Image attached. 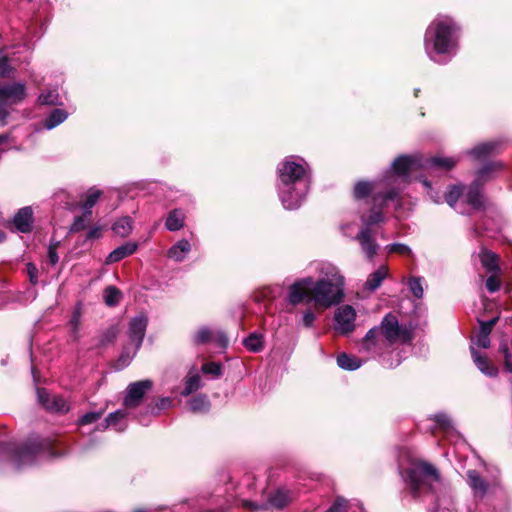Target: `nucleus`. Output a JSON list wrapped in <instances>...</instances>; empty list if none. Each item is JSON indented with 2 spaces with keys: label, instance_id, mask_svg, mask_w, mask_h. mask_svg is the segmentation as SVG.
<instances>
[{
  "label": "nucleus",
  "instance_id": "8",
  "mask_svg": "<svg viewBox=\"0 0 512 512\" xmlns=\"http://www.w3.org/2000/svg\"><path fill=\"white\" fill-rule=\"evenodd\" d=\"M407 483L414 497L425 492L436 493L443 486L439 471L428 462H416L406 472Z\"/></svg>",
  "mask_w": 512,
  "mask_h": 512
},
{
  "label": "nucleus",
  "instance_id": "1",
  "mask_svg": "<svg viewBox=\"0 0 512 512\" xmlns=\"http://www.w3.org/2000/svg\"><path fill=\"white\" fill-rule=\"evenodd\" d=\"M318 279L305 277L289 288L288 301L298 305L304 301L317 309H327L339 304L344 298L345 278L338 267L329 262L317 266Z\"/></svg>",
  "mask_w": 512,
  "mask_h": 512
},
{
  "label": "nucleus",
  "instance_id": "38",
  "mask_svg": "<svg viewBox=\"0 0 512 512\" xmlns=\"http://www.w3.org/2000/svg\"><path fill=\"white\" fill-rule=\"evenodd\" d=\"M59 95L56 90H49L39 96V102L44 105H56L59 103Z\"/></svg>",
  "mask_w": 512,
  "mask_h": 512
},
{
  "label": "nucleus",
  "instance_id": "37",
  "mask_svg": "<svg viewBox=\"0 0 512 512\" xmlns=\"http://www.w3.org/2000/svg\"><path fill=\"white\" fill-rule=\"evenodd\" d=\"M118 334V330L116 327H110L107 330H105L98 338V344L99 347H105L108 344L112 343Z\"/></svg>",
  "mask_w": 512,
  "mask_h": 512
},
{
  "label": "nucleus",
  "instance_id": "11",
  "mask_svg": "<svg viewBox=\"0 0 512 512\" xmlns=\"http://www.w3.org/2000/svg\"><path fill=\"white\" fill-rule=\"evenodd\" d=\"M26 97V88L22 83H0V125H4L9 110L13 105L19 104Z\"/></svg>",
  "mask_w": 512,
  "mask_h": 512
},
{
  "label": "nucleus",
  "instance_id": "21",
  "mask_svg": "<svg viewBox=\"0 0 512 512\" xmlns=\"http://www.w3.org/2000/svg\"><path fill=\"white\" fill-rule=\"evenodd\" d=\"M500 144L501 143L499 141L484 142L475 146L468 152V154L471 155L476 160H482L485 159L487 156L497 152Z\"/></svg>",
  "mask_w": 512,
  "mask_h": 512
},
{
  "label": "nucleus",
  "instance_id": "60",
  "mask_svg": "<svg viewBox=\"0 0 512 512\" xmlns=\"http://www.w3.org/2000/svg\"><path fill=\"white\" fill-rule=\"evenodd\" d=\"M6 238V234L3 231H0V242L4 241Z\"/></svg>",
  "mask_w": 512,
  "mask_h": 512
},
{
  "label": "nucleus",
  "instance_id": "14",
  "mask_svg": "<svg viewBox=\"0 0 512 512\" xmlns=\"http://www.w3.org/2000/svg\"><path fill=\"white\" fill-rule=\"evenodd\" d=\"M38 401L47 409L55 412H67L66 401L57 395H50L45 389H37Z\"/></svg>",
  "mask_w": 512,
  "mask_h": 512
},
{
  "label": "nucleus",
  "instance_id": "44",
  "mask_svg": "<svg viewBox=\"0 0 512 512\" xmlns=\"http://www.w3.org/2000/svg\"><path fill=\"white\" fill-rule=\"evenodd\" d=\"M501 281L498 277V273H492L486 280V288L489 292L493 293L500 289Z\"/></svg>",
  "mask_w": 512,
  "mask_h": 512
},
{
  "label": "nucleus",
  "instance_id": "12",
  "mask_svg": "<svg viewBox=\"0 0 512 512\" xmlns=\"http://www.w3.org/2000/svg\"><path fill=\"white\" fill-rule=\"evenodd\" d=\"M355 320L356 311L352 306H340L334 314V328L340 334H349L355 329Z\"/></svg>",
  "mask_w": 512,
  "mask_h": 512
},
{
  "label": "nucleus",
  "instance_id": "28",
  "mask_svg": "<svg viewBox=\"0 0 512 512\" xmlns=\"http://www.w3.org/2000/svg\"><path fill=\"white\" fill-rule=\"evenodd\" d=\"M67 117L68 114L65 110L54 109L46 118L44 126L47 129H53L57 125L63 123L67 119Z\"/></svg>",
  "mask_w": 512,
  "mask_h": 512
},
{
  "label": "nucleus",
  "instance_id": "30",
  "mask_svg": "<svg viewBox=\"0 0 512 512\" xmlns=\"http://www.w3.org/2000/svg\"><path fill=\"white\" fill-rule=\"evenodd\" d=\"M189 410L193 413H204L210 408V402L205 395H198L192 398L189 403Z\"/></svg>",
  "mask_w": 512,
  "mask_h": 512
},
{
  "label": "nucleus",
  "instance_id": "56",
  "mask_svg": "<svg viewBox=\"0 0 512 512\" xmlns=\"http://www.w3.org/2000/svg\"><path fill=\"white\" fill-rule=\"evenodd\" d=\"M99 236H100L99 228H97V227L90 229L88 234H87V238L88 239L98 238Z\"/></svg>",
  "mask_w": 512,
  "mask_h": 512
},
{
  "label": "nucleus",
  "instance_id": "2",
  "mask_svg": "<svg viewBox=\"0 0 512 512\" xmlns=\"http://www.w3.org/2000/svg\"><path fill=\"white\" fill-rule=\"evenodd\" d=\"M279 198L285 209H297L303 203L309 189V177L305 162L290 156L278 165Z\"/></svg>",
  "mask_w": 512,
  "mask_h": 512
},
{
  "label": "nucleus",
  "instance_id": "58",
  "mask_svg": "<svg viewBox=\"0 0 512 512\" xmlns=\"http://www.w3.org/2000/svg\"><path fill=\"white\" fill-rule=\"evenodd\" d=\"M9 138V135L8 134H1L0 135V144L6 142Z\"/></svg>",
  "mask_w": 512,
  "mask_h": 512
},
{
  "label": "nucleus",
  "instance_id": "51",
  "mask_svg": "<svg viewBox=\"0 0 512 512\" xmlns=\"http://www.w3.org/2000/svg\"><path fill=\"white\" fill-rule=\"evenodd\" d=\"M476 345L481 348H488L490 346L489 335H485V333H479L476 339Z\"/></svg>",
  "mask_w": 512,
  "mask_h": 512
},
{
  "label": "nucleus",
  "instance_id": "4",
  "mask_svg": "<svg viewBox=\"0 0 512 512\" xmlns=\"http://www.w3.org/2000/svg\"><path fill=\"white\" fill-rule=\"evenodd\" d=\"M457 26L453 19L439 15L428 26L424 46L427 56L434 62L440 63L442 55L452 56L457 47Z\"/></svg>",
  "mask_w": 512,
  "mask_h": 512
},
{
  "label": "nucleus",
  "instance_id": "59",
  "mask_svg": "<svg viewBox=\"0 0 512 512\" xmlns=\"http://www.w3.org/2000/svg\"><path fill=\"white\" fill-rule=\"evenodd\" d=\"M219 338H220V341H221L222 345L225 346L226 343H227L226 337L223 334H220Z\"/></svg>",
  "mask_w": 512,
  "mask_h": 512
},
{
  "label": "nucleus",
  "instance_id": "5",
  "mask_svg": "<svg viewBox=\"0 0 512 512\" xmlns=\"http://www.w3.org/2000/svg\"><path fill=\"white\" fill-rule=\"evenodd\" d=\"M501 162H492L483 166L476 175L475 180L469 186L452 185L445 194V200L451 207H455L457 201L462 198L471 208L479 210L484 207V198L480 188L484 183L492 179L495 173L501 171Z\"/></svg>",
  "mask_w": 512,
  "mask_h": 512
},
{
  "label": "nucleus",
  "instance_id": "7",
  "mask_svg": "<svg viewBox=\"0 0 512 512\" xmlns=\"http://www.w3.org/2000/svg\"><path fill=\"white\" fill-rule=\"evenodd\" d=\"M378 185L385 186L383 182H368V181H359L354 186V198L363 199L366 198L370 193L373 192V206L369 212V214H363L361 216V221L364 225L370 226L375 225L384 220V216L382 213V209L388 205L390 201H395L399 198V190L395 188H390L386 192H380L376 190Z\"/></svg>",
  "mask_w": 512,
  "mask_h": 512
},
{
  "label": "nucleus",
  "instance_id": "34",
  "mask_svg": "<svg viewBox=\"0 0 512 512\" xmlns=\"http://www.w3.org/2000/svg\"><path fill=\"white\" fill-rule=\"evenodd\" d=\"M243 344L248 350L258 352L263 347V339L261 335L252 333L243 341Z\"/></svg>",
  "mask_w": 512,
  "mask_h": 512
},
{
  "label": "nucleus",
  "instance_id": "22",
  "mask_svg": "<svg viewBox=\"0 0 512 512\" xmlns=\"http://www.w3.org/2000/svg\"><path fill=\"white\" fill-rule=\"evenodd\" d=\"M388 276L387 266H380L376 271L371 273L367 278L364 287L367 291L373 292L378 289L383 280Z\"/></svg>",
  "mask_w": 512,
  "mask_h": 512
},
{
  "label": "nucleus",
  "instance_id": "15",
  "mask_svg": "<svg viewBox=\"0 0 512 512\" xmlns=\"http://www.w3.org/2000/svg\"><path fill=\"white\" fill-rule=\"evenodd\" d=\"M458 161L459 158L455 157L435 156L427 159H422V169L428 172L432 170L449 171L456 166Z\"/></svg>",
  "mask_w": 512,
  "mask_h": 512
},
{
  "label": "nucleus",
  "instance_id": "55",
  "mask_svg": "<svg viewBox=\"0 0 512 512\" xmlns=\"http://www.w3.org/2000/svg\"><path fill=\"white\" fill-rule=\"evenodd\" d=\"M172 405V400L170 398H162L157 404L158 409H167Z\"/></svg>",
  "mask_w": 512,
  "mask_h": 512
},
{
  "label": "nucleus",
  "instance_id": "16",
  "mask_svg": "<svg viewBox=\"0 0 512 512\" xmlns=\"http://www.w3.org/2000/svg\"><path fill=\"white\" fill-rule=\"evenodd\" d=\"M33 210L30 206L18 210L13 218V225L18 232L30 233L33 229Z\"/></svg>",
  "mask_w": 512,
  "mask_h": 512
},
{
  "label": "nucleus",
  "instance_id": "57",
  "mask_svg": "<svg viewBox=\"0 0 512 512\" xmlns=\"http://www.w3.org/2000/svg\"><path fill=\"white\" fill-rule=\"evenodd\" d=\"M243 505H244L245 507H249V508H251L252 510H258V509L260 508V506H258V505H257V504H255V503H252V502H250V501H244V502H243Z\"/></svg>",
  "mask_w": 512,
  "mask_h": 512
},
{
  "label": "nucleus",
  "instance_id": "33",
  "mask_svg": "<svg viewBox=\"0 0 512 512\" xmlns=\"http://www.w3.org/2000/svg\"><path fill=\"white\" fill-rule=\"evenodd\" d=\"M81 324V310L77 308L69 321L70 334L74 341H77L80 337L79 329Z\"/></svg>",
  "mask_w": 512,
  "mask_h": 512
},
{
  "label": "nucleus",
  "instance_id": "40",
  "mask_svg": "<svg viewBox=\"0 0 512 512\" xmlns=\"http://www.w3.org/2000/svg\"><path fill=\"white\" fill-rule=\"evenodd\" d=\"M212 338V332L207 327L200 328L195 336H194V342L197 344H204L211 340Z\"/></svg>",
  "mask_w": 512,
  "mask_h": 512
},
{
  "label": "nucleus",
  "instance_id": "9",
  "mask_svg": "<svg viewBox=\"0 0 512 512\" xmlns=\"http://www.w3.org/2000/svg\"><path fill=\"white\" fill-rule=\"evenodd\" d=\"M419 169H422V158L406 155L397 157L384 179L385 187L398 189L400 194L402 186L411 182Z\"/></svg>",
  "mask_w": 512,
  "mask_h": 512
},
{
  "label": "nucleus",
  "instance_id": "20",
  "mask_svg": "<svg viewBox=\"0 0 512 512\" xmlns=\"http://www.w3.org/2000/svg\"><path fill=\"white\" fill-rule=\"evenodd\" d=\"M137 247L138 245L134 242H127L117 247L106 257L105 264L110 265L121 261L122 259L135 253Z\"/></svg>",
  "mask_w": 512,
  "mask_h": 512
},
{
  "label": "nucleus",
  "instance_id": "13",
  "mask_svg": "<svg viewBox=\"0 0 512 512\" xmlns=\"http://www.w3.org/2000/svg\"><path fill=\"white\" fill-rule=\"evenodd\" d=\"M151 380H141L128 385L124 398V406L135 408L140 405L144 395L152 388Z\"/></svg>",
  "mask_w": 512,
  "mask_h": 512
},
{
  "label": "nucleus",
  "instance_id": "3",
  "mask_svg": "<svg viewBox=\"0 0 512 512\" xmlns=\"http://www.w3.org/2000/svg\"><path fill=\"white\" fill-rule=\"evenodd\" d=\"M414 339L411 325L400 324L396 315L388 313L378 326L371 328L362 340L361 349L383 355L395 344H410Z\"/></svg>",
  "mask_w": 512,
  "mask_h": 512
},
{
  "label": "nucleus",
  "instance_id": "17",
  "mask_svg": "<svg viewBox=\"0 0 512 512\" xmlns=\"http://www.w3.org/2000/svg\"><path fill=\"white\" fill-rule=\"evenodd\" d=\"M356 239L366 257L372 260L378 252V245L372 237L371 230L368 227L362 228L356 236Z\"/></svg>",
  "mask_w": 512,
  "mask_h": 512
},
{
  "label": "nucleus",
  "instance_id": "6",
  "mask_svg": "<svg viewBox=\"0 0 512 512\" xmlns=\"http://www.w3.org/2000/svg\"><path fill=\"white\" fill-rule=\"evenodd\" d=\"M0 453L8 454L16 469L31 466L43 457L51 458L56 454L53 451L52 442L49 439L31 437L25 443L0 444Z\"/></svg>",
  "mask_w": 512,
  "mask_h": 512
},
{
  "label": "nucleus",
  "instance_id": "49",
  "mask_svg": "<svg viewBox=\"0 0 512 512\" xmlns=\"http://www.w3.org/2000/svg\"><path fill=\"white\" fill-rule=\"evenodd\" d=\"M12 71V67L9 64V60L7 57H0V77H7L9 73Z\"/></svg>",
  "mask_w": 512,
  "mask_h": 512
},
{
  "label": "nucleus",
  "instance_id": "25",
  "mask_svg": "<svg viewBox=\"0 0 512 512\" xmlns=\"http://www.w3.org/2000/svg\"><path fill=\"white\" fill-rule=\"evenodd\" d=\"M185 215L181 209L172 210L165 221V227L169 231H178L184 226Z\"/></svg>",
  "mask_w": 512,
  "mask_h": 512
},
{
  "label": "nucleus",
  "instance_id": "46",
  "mask_svg": "<svg viewBox=\"0 0 512 512\" xmlns=\"http://www.w3.org/2000/svg\"><path fill=\"white\" fill-rule=\"evenodd\" d=\"M102 416L101 412H89L83 415L79 421L80 425H86L96 422Z\"/></svg>",
  "mask_w": 512,
  "mask_h": 512
},
{
  "label": "nucleus",
  "instance_id": "52",
  "mask_svg": "<svg viewBox=\"0 0 512 512\" xmlns=\"http://www.w3.org/2000/svg\"><path fill=\"white\" fill-rule=\"evenodd\" d=\"M315 320V314L313 311L311 310H307L304 312L303 314V317H302V321H303V325L305 327H311L313 322Z\"/></svg>",
  "mask_w": 512,
  "mask_h": 512
},
{
  "label": "nucleus",
  "instance_id": "50",
  "mask_svg": "<svg viewBox=\"0 0 512 512\" xmlns=\"http://www.w3.org/2000/svg\"><path fill=\"white\" fill-rule=\"evenodd\" d=\"M26 271L29 276V280L32 284H37L38 282V269L33 263H28L26 265Z\"/></svg>",
  "mask_w": 512,
  "mask_h": 512
},
{
  "label": "nucleus",
  "instance_id": "41",
  "mask_svg": "<svg viewBox=\"0 0 512 512\" xmlns=\"http://www.w3.org/2000/svg\"><path fill=\"white\" fill-rule=\"evenodd\" d=\"M390 253H398L401 255L412 256V250L409 246L402 243H393L387 246Z\"/></svg>",
  "mask_w": 512,
  "mask_h": 512
},
{
  "label": "nucleus",
  "instance_id": "62",
  "mask_svg": "<svg viewBox=\"0 0 512 512\" xmlns=\"http://www.w3.org/2000/svg\"><path fill=\"white\" fill-rule=\"evenodd\" d=\"M136 512H146V511H145V510H138V511H136Z\"/></svg>",
  "mask_w": 512,
  "mask_h": 512
},
{
  "label": "nucleus",
  "instance_id": "24",
  "mask_svg": "<svg viewBox=\"0 0 512 512\" xmlns=\"http://www.w3.org/2000/svg\"><path fill=\"white\" fill-rule=\"evenodd\" d=\"M126 412L124 410H117L113 413H110L105 422L101 425L102 429H106L109 426L115 427L117 431H124L127 427L126 424H123L122 421L126 418Z\"/></svg>",
  "mask_w": 512,
  "mask_h": 512
},
{
  "label": "nucleus",
  "instance_id": "42",
  "mask_svg": "<svg viewBox=\"0 0 512 512\" xmlns=\"http://www.w3.org/2000/svg\"><path fill=\"white\" fill-rule=\"evenodd\" d=\"M90 216L91 215H88V213L84 212L83 216L77 217L71 226V232H79L85 229L89 223Z\"/></svg>",
  "mask_w": 512,
  "mask_h": 512
},
{
  "label": "nucleus",
  "instance_id": "19",
  "mask_svg": "<svg viewBox=\"0 0 512 512\" xmlns=\"http://www.w3.org/2000/svg\"><path fill=\"white\" fill-rule=\"evenodd\" d=\"M471 355L475 365L483 374L489 377H496L498 375V368L486 356H482L474 347H471Z\"/></svg>",
  "mask_w": 512,
  "mask_h": 512
},
{
  "label": "nucleus",
  "instance_id": "45",
  "mask_svg": "<svg viewBox=\"0 0 512 512\" xmlns=\"http://www.w3.org/2000/svg\"><path fill=\"white\" fill-rule=\"evenodd\" d=\"M202 371L205 374H211L215 377H219L221 375V365L216 362H208L202 366Z\"/></svg>",
  "mask_w": 512,
  "mask_h": 512
},
{
  "label": "nucleus",
  "instance_id": "61",
  "mask_svg": "<svg viewBox=\"0 0 512 512\" xmlns=\"http://www.w3.org/2000/svg\"><path fill=\"white\" fill-rule=\"evenodd\" d=\"M399 364H400V360H397V362L395 363V366H397Z\"/></svg>",
  "mask_w": 512,
  "mask_h": 512
},
{
  "label": "nucleus",
  "instance_id": "54",
  "mask_svg": "<svg viewBox=\"0 0 512 512\" xmlns=\"http://www.w3.org/2000/svg\"><path fill=\"white\" fill-rule=\"evenodd\" d=\"M421 182L423 183V185L428 189V193L430 195V198L435 202V203H440L441 202V198L438 196V195H434L432 192V187H431V184L429 181H427L426 179H423L421 180Z\"/></svg>",
  "mask_w": 512,
  "mask_h": 512
},
{
  "label": "nucleus",
  "instance_id": "18",
  "mask_svg": "<svg viewBox=\"0 0 512 512\" xmlns=\"http://www.w3.org/2000/svg\"><path fill=\"white\" fill-rule=\"evenodd\" d=\"M468 485L472 489L475 497L483 498L488 491V483L480 476L476 470L467 471Z\"/></svg>",
  "mask_w": 512,
  "mask_h": 512
},
{
  "label": "nucleus",
  "instance_id": "31",
  "mask_svg": "<svg viewBox=\"0 0 512 512\" xmlns=\"http://www.w3.org/2000/svg\"><path fill=\"white\" fill-rule=\"evenodd\" d=\"M292 497L288 490L278 489L270 498L269 503L276 508H283L286 506Z\"/></svg>",
  "mask_w": 512,
  "mask_h": 512
},
{
  "label": "nucleus",
  "instance_id": "32",
  "mask_svg": "<svg viewBox=\"0 0 512 512\" xmlns=\"http://www.w3.org/2000/svg\"><path fill=\"white\" fill-rule=\"evenodd\" d=\"M122 297L121 291L115 286H108L104 290V301L108 306H115Z\"/></svg>",
  "mask_w": 512,
  "mask_h": 512
},
{
  "label": "nucleus",
  "instance_id": "39",
  "mask_svg": "<svg viewBox=\"0 0 512 512\" xmlns=\"http://www.w3.org/2000/svg\"><path fill=\"white\" fill-rule=\"evenodd\" d=\"M433 420L436 422L437 426L443 430L448 431L453 428L451 418L445 413L434 415Z\"/></svg>",
  "mask_w": 512,
  "mask_h": 512
},
{
  "label": "nucleus",
  "instance_id": "26",
  "mask_svg": "<svg viewBox=\"0 0 512 512\" xmlns=\"http://www.w3.org/2000/svg\"><path fill=\"white\" fill-rule=\"evenodd\" d=\"M480 262L488 273H499L500 268L498 265L497 256L487 250H483L480 255Z\"/></svg>",
  "mask_w": 512,
  "mask_h": 512
},
{
  "label": "nucleus",
  "instance_id": "10",
  "mask_svg": "<svg viewBox=\"0 0 512 512\" xmlns=\"http://www.w3.org/2000/svg\"><path fill=\"white\" fill-rule=\"evenodd\" d=\"M148 324V318L144 314H139L132 318L129 323L128 335L129 344L125 347L120 356V360L127 365L140 349Z\"/></svg>",
  "mask_w": 512,
  "mask_h": 512
},
{
  "label": "nucleus",
  "instance_id": "36",
  "mask_svg": "<svg viewBox=\"0 0 512 512\" xmlns=\"http://www.w3.org/2000/svg\"><path fill=\"white\" fill-rule=\"evenodd\" d=\"M201 387V379L198 374L188 376L185 381V387L182 391L183 396H188L194 391L198 390Z\"/></svg>",
  "mask_w": 512,
  "mask_h": 512
},
{
  "label": "nucleus",
  "instance_id": "35",
  "mask_svg": "<svg viewBox=\"0 0 512 512\" xmlns=\"http://www.w3.org/2000/svg\"><path fill=\"white\" fill-rule=\"evenodd\" d=\"M101 196V191L99 189H96V188H91L87 195H86V199L83 203V208L85 210L86 213H88V215H91V209L92 207L96 204V202L98 201L99 197Z\"/></svg>",
  "mask_w": 512,
  "mask_h": 512
},
{
  "label": "nucleus",
  "instance_id": "53",
  "mask_svg": "<svg viewBox=\"0 0 512 512\" xmlns=\"http://www.w3.org/2000/svg\"><path fill=\"white\" fill-rule=\"evenodd\" d=\"M48 260H49L50 264H52V265H55V264L58 263L59 257H58V254H57L55 246H52V245L49 246V248H48Z\"/></svg>",
  "mask_w": 512,
  "mask_h": 512
},
{
  "label": "nucleus",
  "instance_id": "43",
  "mask_svg": "<svg viewBox=\"0 0 512 512\" xmlns=\"http://www.w3.org/2000/svg\"><path fill=\"white\" fill-rule=\"evenodd\" d=\"M409 287H410L412 294L416 298H422L424 290H423L420 278H411L409 280Z\"/></svg>",
  "mask_w": 512,
  "mask_h": 512
},
{
  "label": "nucleus",
  "instance_id": "27",
  "mask_svg": "<svg viewBox=\"0 0 512 512\" xmlns=\"http://www.w3.org/2000/svg\"><path fill=\"white\" fill-rule=\"evenodd\" d=\"M337 364L344 370H356L362 365V360L358 357L342 353L337 357Z\"/></svg>",
  "mask_w": 512,
  "mask_h": 512
},
{
  "label": "nucleus",
  "instance_id": "29",
  "mask_svg": "<svg viewBox=\"0 0 512 512\" xmlns=\"http://www.w3.org/2000/svg\"><path fill=\"white\" fill-rule=\"evenodd\" d=\"M112 230L120 237L128 236L132 231V219L128 216L118 219L113 224Z\"/></svg>",
  "mask_w": 512,
  "mask_h": 512
},
{
  "label": "nucleus",
  "instance_id": "47",
  "mask_svg": "<svg viewBox=\"0 0 512 512\" xmlns=\"http://www.w3.org/2000/svg\"><path fill=\"white\" fill-rule=\"evenodd\" d=\"M347 501L344 498H337L326 512H345Z\"/></svg>",
  "mask_w": 512,
  "mask_h": 512
},
{
  "label": "nucleus",
  "instance_id": "48",
  "mask_svg": "<svg viewBox=\"0 0 512 512\" xmlns=\"http://www.w3.org/2000/svg\"><path fill=\"white\" fill-rule=\"evenodd\" d=\"M498 318L495 317L489 321H480V332L479 333H485V335H490L494 325L497 323Z\"/></svg>",
  "mask_w": 512,
  "mask_h": 512
},
{
  "label": "nucleus",
  "instance_id": "23",
  "mask_svg": "<svg viewBox=\"0 0 512 512\" xmlns=\"http://www.w3.org/2000/svg\"><path fill=\"white\" fill-rule=\"evenodd\" d=\"M190 250V242L186 239H181L168 250V257L177 262H181L185 259Z\"/></svg>",
  "mask_w": 512,
  "mask_h": 512
}]
</instances>
